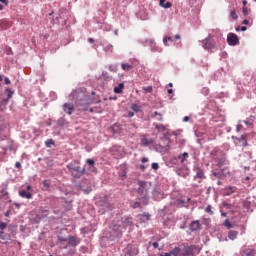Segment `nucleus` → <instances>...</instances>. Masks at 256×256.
I'll list each match as a JSON object with an SVG mask.
<instances>
[{
  "instance_id": "1",
  "label": "nucleus",
  "mask_w": 256,
  "mask_h": 256,
  "mask_svg": "<svg viewBox=\"0 0 256 256\" xmlns=\"http://www.w3.org/2000/svg\"><path fill=\"white\" fill-rule=\"evenodd\" d=\"M67 169L71 173L72 177H75L76 179L81 178L83 176V173H85V168H81L77 161L68 164Z\"/></svg>"
},
{
  "instance_id": "2",
  "label": "nucleus",
  "mask_w": 256,
  "mask_h": 256,
  "mask_svg": "<svg viewBox=\"0 0 256 256\" xmlns=\"http://www.w3.org/2000/svg\"><path fill=\"white\" fill-rule=\"evenodd\" d=\"M203 48L204 49H215L217 47V43L215 42V39H213V35H209L206 39L202 41Z\"/></svg>"
},
{
  "instance_id": "3",
  "label": "nucleus",
  "mask_w": 256,
  "mask_h": 256,
  "mask_svg": "<svg viewBox=\"0 0 256 256\" xmlns=\"http://www.w3.org/2000/svg\"><path fill=\"white\" fill-rule=\"evenodd\" d=\"M232 139H234L236 145H241L242 147H247L249 145V143H247V134H243L239 138L232 136Z\"/></svg>"
},
{
  "instance_id": "4",
  "label": "nucleus",
  "mask_w": 256,
  "mask_h": 256,
  "mask_svg": "<svg viewBox=\"0 0 256 256\" xmlns=\"http://www.w3.org/2000/svg\"><path fill=\"white\" fill-rule=\"evenodd\" d=\"M110 151L115 159H121L123 157V148L121 146H113Z\"/></svg>"
},
{
  "instance_id": "5",
  "label": "nucleus",
  "mask_w": 256,
  "mask_h": 256,
  "mask_svg": "<svg viewBox=\"0 0 256 256\" xmlns=\"http://www.w3.org/2000/svg\"><path fill=\"white\" fill-rule=\"evenodd\" d=\"M228 45L235 46L239 44V37L235 33H229L227 36Z\"/></svg>"
},
{
  "instance_id": "6",
  "label": "nucleus",
  "mask_w": 256,
  "mask_h": 256,
  "mask_svg": "<svg viewBox=\"0 0 256 256\" xmlns=\"http://www.w3.org/2000/svg\"><path fill=\"white\" fill-rule=\"evenodd\" d=\"M182 247V256H190L193 255V251H195V246H185L180 245Z\"/></svg>"
},
{
  "instance_id": "7",
  "label": "nucleus",
  "mask_w": 256,
  "mask_h": 256,
  "mask_svg": "<svg viewBox=\"0 0 256 256\" xmlns=\"http://www.w3.org/2000/svg\"><path fill=\"white\" fill-rule=\"evenodd\" d=\"M62 109L64 113H67V115H73V111H75V106L71 103H65L62 106Z\"/></svg>"
},
{
  "instance_id": "8",
  "label": "nucleus",
  "mask_w": 256,
  "mask_h": 256,
  "mask_svg": "<svg viewBox=\"0 0 256 256\" xmlns=\"http://www.w3.org/2000/svg\"><path fill=\"white\" fill-rule=\"evenodd\" d=\"M241 256H256V250L254 248H245L242 250Z\"/></svg>"
},
{
  "instance_id": "9",
  "label": "nucleus",
  "mask_w": 256,
  "mask_h": 256,
  "mask_svg": "<svg viewBox=\"0 0 256 256\" xmlns=\"http://www.w3.org/2000/svg\"><path fill=\"white\" fill-rule=\"evenodd\" d=\"M190 231H199L201 229V222L199 220H194L189 226Z\"/></svg>"
},
{
  "instance_id": "10",
  "label": "nucleus",
  "mask_w": 256,
  "mask_h": 256,
  "mask_svg": "<svg viewBox=\"0 0 256 256\" xmlns=\"http://www.w3.org/2000/svg\"><path fill=\"white\" fill-rule=\"evenodd\" d=\"M122 224L124 225V227H131V225H133V218L129 217V216H124L121 219Z\"/></svg>"
},
{
  "instance_id": "11",
  "label": "nucleus",
  "mask_w": 256,
  "mask_h": 256,
  "mask_svg": "<svg viewBox=\"0 0 256 256\" xmlns=\"http://www.w3.org/2000/svg\"><path fill=\"white\" fill-rule=\"evenodd\" d=\"M183 246L175 247L170 251L171 256H183Z\"/></svg>"
},
{
  "instance_id": "12",
  "label": "nucleus",
  "mask_w": 256,
  "mask_h": 256,
  "mask_svg": "<svg viewBox=\"0 0 256 256\" xmlns=\"http://www.w3.org/2000/svg\"><path fill=\"white\" fill-rule=\"evenodd\" d=\"M11 239V236L5 232H0V243H7Z\"/></svg>"
},
{
  "instance_id": "13",
  "label": "nucleus",
  "mask_w": 256,
  "mask_h": 256,
  "mask_svg": "<svg viewBox=\"0 0 256 256\" xmlns=\"http://www.w3.org/2000/svg\"><path fill=\"white\" fill-rule=\"evenodd\" d=\"M19 195L23 199H32L33 198V195L31 194V192H27V190H21L19 192Z\"/></svg>"
},
{
  "instance_id": "14",
  "label": "nucleus",
  "mask_w": 256,
  "mask_h": 256,
  "mask_svg": "<svg viewBox=\"0 0 256 256\" xmlns=\"http://www.w3.org/2000/svg\"><path fill=\"white\" fill-rule=\"evenodd\" d=\"M141 145H143L144 147H149V145H153V139H147V137H142Z\"/></svg>"
},
{
  "instance_id": "15",
  "label": "nucleus",
  "mask_w": 256,
  "mask_h": 256,
  "mask_svg": "<svg viewBox=\"0 0 256 256\" xmlns=\"http://www.w3.org/2000/svg\"><path fill=\"white\" fill-rule=\"evenodd\" d=\"M138 185H139V192L140 193H142V194H144V196L145 195H147V189H145V186L147 185L145 182H143V181H139L138 182Z\"/></svg>"
},
{
  "instance_id": "16",
  "label": "nucleus",
  "mask_w": 256,
  "mask_h": 256,
  "mask_svg": "<svg viewBox=\"0 0 256 256\" xmlns=\"http://www.w3.org/2000/svg\"><path fill=\"white\" fill-rule=\"evenodd\" d=\"M11 27V22L7 20H0V29H9Z\"/></svg>"
},
{
  "instance_id": "17",
  "label": "nucleus",
  "mask_w": 256,
  "mask_h": 256,
  "mask_svg": "<svg viewBox=\"0 0 256 256\" xmlns=\"http://www.w3.org/2000/svg\"><path fill=\"white\" fill-rule=\"evenodd\" d=\"M237 235H239V232L235 231V230H231L228 232V238L231 241H235V239H237Z\"/></svg>"
},
{
  "instance_id": "18",
  "label": "nucleus",
  "mask_w": 256,
  "mask_h": 256,
  "mask_svg": "<svg viewBox=\"0 0 256 256\" xmlns=\"http://www.w3.org/2000/svg\"><path fill=\"white\" fill-rule=\"evenodd\" d=\"M159 5H160V7H163L164 9H171V7H172L171 2H167V0H160Z\"/></svg>"
},
{
  "instance_id": "19",
  "label": "nucleus",
  "mask_w": 256,
  "mask_h": 256,
  "mask_svg": "<svg viewBox=\"0 0 256 256\" xmlns=\"http://www.w3.org/2000/svg\"><path fill=\"white\" fill-rule=\"evenodd\" d=\"M68 243H69V245H71V247H77L79 242L77 241V239L74 236H70L68 238Z\"/></svg>"
},
{
  "instance_id": "20",
  "label": "nucleus",
  "mask_w": 256,
  "mask_h": 256,
  "mask_svg": "<svg viewBox=\"0 0 256 256\" xmlns=\"http://www.w3.org/2000/svg\"><path fill=\"white\" fill-rule=\"evenodd\" d=\"M243 123H245V125L248 127H251V125L255 123V116L251 115L247 120H244Z\"/></svg>"
},
{
  "instance_id": "21",
  "label": "nucleus",
  "mask_w": 256,
  "mask_h": 256,
  "mask_svg": "<svg viewBox=\"0 0 256 256\" xmlns=\"http://www.w3.org/2000/svg\"><path fill=\"white\" fill-rule=\"evenodd\" d=\"M196 177L198 179H205V172L201 168L196 169Z\"/></svg>"
},
{
  "instance_id": "22",
  "label": "nucleus",
  "mask_w": 256,
  "mask_h": 256,
  "mask_svg": "<svg viewBox=\"0 0 256 256\" xmlns=\"http://www.w3.org/2000/svg\"><path fill=\"white\" fill-rule=\"evenodd\" d=\"M123 89H125V84L120 83L118 86L114 87V93H123Z\"/></svg>"
},
{
  "instance_id": "23",
  "label": "nucleus",
  "mask_w": 256,
  "mask_h": 256,
  "mask_svg": "<svg viewBox=\"0 0 256 256\" xmlns=\"http://www.w3.org/2000/svg\"><path fill=\"white\" fill-rule=\"evenodd\" d=\"M178 159L181 163H185L186 159H189V153L184 152L183 154L178 156Z\"/></svg>"
},
{
  "instance_id": "24",
  "label": "nucleus",
  "mask_w": 256,
  "mask_h": 256,
  "mask_svg": "<svg viewBox=\"0 0 256 256\" xmlns=\"http://www.w3.org/2000/svg\"><path fill=\"white\" fill-rule=\"evenodd\" d=\"M121 67H122L123 71H132V69H133V65H131L129 63H123V64H121Z\"/></svg>"
},
{
  "instance_id": "25",
  "label": "nucleus",
  "mask_w": 256,
  "mask_h": 256,
  "mask_svg": "<svg viewBox=\"0 0 256 256\" xmlns=\"http://www.w3.org/2000/svg\"><path fill=\"white\" fill-rule=\"evenodd\" d=\"M7 103H9V100L7 98H4V99L0 100V109H1V111H3L5 109Z\"/></svg>"
},
{
  "instance_id": "26",
  "label": "nucleus",
  "mask_w": 256,
  "mask_h": 256,
  "mask_svg": "<svg viewBox=\"0 0 256 256\" xmlns=\"http://www.w3.org/2000/svg\"><path fill=\"white\" fill-rule=\"evenodd\" d=\"M86 162L91 167L92 171H97V168H95V160L93 159H87Z\"/></svg>"
},
{
  "instance_id": "27",
  "label": "nucleus",
  "mask_w": 256,
  "mask_h": 256,
  "mask_svg": "<svg viewBox=\"0 0 256 256\" xmlns=\"http://www.w3.org/2000/svg\"><path fill=\"white\" fill-rule=\"evenodd\" d=\"M225 194L226 195H232V193H235V191H236V188L235 187H232V186H229V187H227L226 189H225Z\"/></svg>"
},
{
  "instance_id": "28",
  "label": "nucleus",
  "mask_w": 256,
  "mask_h": 256,
  "mask_svg": "<svg viewBox=\"0 0 256 256\" xmlns=\"http://www.w3.org/2000/svg\"><path fill=\"white\" fill-rule=\"evenodd\" d=\"M5 91L7 92V100L9 101V99H11L13 97V93H15V92L9 88H6Z\"/></svg>"
},
{
  "instance_id": "29",
  "label": "nucleus",
  "mask_w": 256,
  "mask_h": 256,
  "mask_svg": "<svg viewBox=\"0 0 256 256\" xmlns=\"http://www.w3.org/2000/svg\"><path fill=\"white\" fill-rule=\"evenodd\" d=\"M230 17L234 20L237 21V19H239V16L237 15V12L235 10H232L230 12Z\"/></svg>"
},
{
  "instance_id": "30",
  "label": "nucleus",
  "mask_w": 256,
  "mask_h": 256,
  "mask_svg": "<svg viewBox=\"0 0 256 256\" xmlns=\"http://www.w3.org/2000/svg\"><path fill=\"white\" fill-rule=\"evenodd\" d=\"M43 186L45 187V191H47L49 190V187H51V182H49V180H44Z\"/></svg>"
},
{
  "instance_id": "31",
  "label": "nucleus",
  "mask_w": 256,
  "mask_h": 256,
  "mask_svg": "<svg viewBox=\"0 0 256 256\" xmlns=\"http://www.w3.org/2000/svg\"><path fill=\"white\" fill-rule=\"evenodd\" d=\"M224 225L227 227V229H233V224L229 221V219H226L224 221Z\"/></svg>"
},
{
  "instance_id": "32",
  "label": "nucleus",
  "mask_w": 256,
  "mask_h": 256,
  "mask_svg": "<svg viewBox=\"0 0 256 256\" xmlns=\"http://www.w3.org/2000/svg\"><path fill=\"white\" fill-rule=\"evenodd\" d=\"M46 147H51V145H55V142L53 141V139H48L45 142Z\"/></svg>"
},
{
  "instance_id": "33",
  "label": "nucleus",
  "mask_w": 256,
  "mask_h": 256,
  "mask_svg": "<svg viewBox=\"0 0 256 256\" xmlns=\"http://www.w3.org/2000/svg\"><path fill=\"white\" fill-rule=\"evenodd\" d=\"M131 207L133 209H137V208L141 207V203L140 202H132Z\"/></svg>"
},
{
  "instance_id": "34",
  "label": "nucleus",
  "mask_w": 256,
  "mask_h": 256,
  "mask_svg": "<svg viewBox=\"0 0 256 256\" xmlns=\"http://www.w3.org/2000/svg\"><path fill=\"white\" fill-rule=\"evenodd\" d=\"M175 205H176L177 207H183V205H185V201H183V200H177V201L175 202Z\"/></svg>"
},
{
  "instance_id": "35",
  "label": "nucleus",
  "mask_w": 256,
  "mask_h": 256,
  "mask_svg": "<svg viewBox=\"0 0 256 256\" xmlns=\"http://www.w3.org/2000/svg\"><path fill=\"white\" fill-rule=\"evenodd\" d=\"M143 91H145V93H151L153 91V87L152 86L144 87Z\"/></svg>"
},
{
  "instance_id": "36",
  "label": "nucleus",
  "mask_w": 256,
  "mask_h": 256,
  "mask_svg": "<svg viewBox=\"0 0 256 256\" xmlns=\"http://www.w3.org/2000/svg\"><path fill=\"white\" fill-rule=\"evenodd\" d=\"M131 109H132V111H135L136 113H138V111H139V105H137V104H132V105H131Z\"/></svg>"
},
{
  "instance_id": "37",
  "label": "nucleus",
  "mask_w": 256,
  "mask_h": 256,
  "mask_svg": "<svg viewBox=\"0 0 256 256\" xmlns=\"http://www.w3.org/2000/svg\"><path fill=\"white\" fill-rule=\"evenodd\" d=\"M205 212L206 213H209V215H213V210H211V205H208L206 208H205Z\"/></svg>"
},
{
  "instance_id": "38",
  "label": "nucleus",
  "mask_w": 256,
  "mask_h": 256,
  "mask_svg": "<svg viewBox=\"0 0 256 256\" xmlns=\"http://www.w3.org/2000/svg\"><path fill=\"white\" fill-rule=\"evenodd\" d=\"M225 165V158H221L218 162V167H223Z\"/></svg>"
},
{
  "instance_id": "39",
  "label": "nucleus",
  "mask_w": 256,
  "mask_h": 256,
  "mask_svg": "<svg viewBox=\"0 0 256 256\" xmlns=\"http://www.w3.org/2000/svg\"><path fill=\"white\" fill-rule=\"evenodd\" d=\"M156 129L158 131H165V126H163V125H156Z\"/></svg>"
},
{
  "instance_id": "40",
  "label": "nucleus",
  "mask_w": 256,
  "mask_h": 256,
  "mask_svg": "<svg viewBox=\"0 0 256 256\" xmlns=\"http://www.w3.org/2000/svg\"><path fill=\"white\" fill-rule=\"evenodd\" d=\"M7 228V223L5 222H0V229L3 231V229Z\"/></svg>"
},
{
  "instance_id": "41",
  "label": "nucleus",
  "mask_w": 256,
  "mask_h": 256,
  "mask_svg": "<svg viewBox=\"0 0 256 256\" xmlns=\"http://www.w3.org/2000/svg\"><path fill=\"white\" fill-rule=\"evenodd\" d=\"M167 41H173V38H172V37H168V38H164V39H163V43H164V45H166V46H167Z\"/></svg>"
},
{
  "instance_id": "42",
  "label": "nucleus",
  "mask_w": 256,
  "mask_h": 256,
  "mask_svg": "<svg viewBox=\"0 0 256 256\" xmlns=\"http://www.w3.org/2000/svg\"><path fill=\"white\" fill-rule=\"evenodd\" d=\"M243 15L247 16L249 15V9H247V7H244L242 10Z\"/></svg>"
},
{
  "instance_id": "43",
  "label": "nucleus",
  "mask_w": 256,
  "mask_h": 256,
  "mask_svg": "<svg viewBox=\"0 0 256 256\" xmlns=\"http://www.w3.org/2000/svg\"><path fill=\"white\" fill-rule=\"evenodd\" d=\"M152 169H154V171H157V169H159V164L158 163H152Z\"/></svg>"
},
{
  "instance_id": "44",
  "label": "nucleus",
  "mask_w": 256,
  "mask_h": 256,
  "mask_svg": "<svg viewBox=\"0 0 256 256\" xmlns=\"http://www.w3.org/2000/svg\"><path fill=\"white\" fill-rule=\"evenodd\" d=\"M4 82H5V85L11 84V80H9V78H7V77L4 78Z\"/></svg>"
},
{
  "instance_id": "45",
  "label": "nucleus",
  "mask_w": 256,
  "mask_h": 256,
  "mask_svg": "<svg viewBox=\"0 0 256 256\" xmlns=\"http://www.w3.org/2000/svg\"><path fill=\"white\" fill-rule=\"evenodd\" d=\"M152 246L154 247V249H159V243L157 242H153Z\"/></svg>"
},
{
  "instance_id": "46",
  "label": "nucleus",
  "mask_w": 256,
  "mask_h": 256,
  "mask_svg": "<svg viewBox=\"0 0 256 256\" xmlns=\"http://www.w3.org/2000/svg\"><path fill=\"white\" fill-rule=\"evenodd\" d=\"M15 167L16 169H21V162H16Z\"/></svg>"
},
{
  "instance_id": "47",
  "label": "nucleus",
  "mask_w": 256,
  "mask_h": 256,
  "mask_svg": "<svg viewBox=\"0 0 256 256\" xmlns=\"http://www.w3.org/2000/svg\"><path fill=\"white\" fill-rule=\"evenodd\" d=\"M162 141H163L164 143H166V145H169V143L171 142V141H170L169 139H167V138H163Z\"/></svg>"
},
{
  "instance_id": "48",
  "label": "nucleus",
  "mask_w": 256,
  "mask_h": 256,
  "mask_svg": "<svg viewBox=\"0 0 256 256\" xmlns=\"http://www.w3.org/2000/svg\"><path fill=\"white\" fill-rule=\"evenodd\" d=\"M148 161H149V158H146V157H144V158L141 159V162H142V163H147Z\"/></svg>"
},
{
  "instance_id": "49",
  "label": "nucleus",
  "mask_w": 256,
  "mask_h": 256,
  "mask_svg": "<svg viewBox=\"0 0 256 256\" xmlns=\"http://www.w3.org/2000/svg\"><path fill=\"white\" fill-rule=\"evenodd\" d=\"M0 3H3L4 5H9V1L7 0H0Z\"/></svg>"
},
{
  "instance_id": "50",
  "label": "nucleus",
  "mask_w": 256,
  "mask_h": 256,
  "mask_svg": "<svg viewBox=\"0 0 256 256\" xmlns=\"http://www.w3.org/2000/svg\"><path fill=\"white\" fill-rule=\"evenodd\" d=\"M183 121H184V123H187V121H189V116H185V117L183 118Z\"/></svg>"
},
{
  "instance_id": "51",
  "label": "nucleus",
  "mask_w": 256,
  "mask_h": 256,
  "mask_svg": "<svg viewBox=\"0 0 256 256\" xmlns=\"http://www.w3.org/2000/svg\"><path fill=\"white\" fill-rule=\"evenodd\" d=\"M128 117H135V113L134 112H129Z\"/></svg>"
},
{
  "instance_id": "52",
  "label": "nucleus",
  "mask_w": 256,
  "mask_h": 256,
  "mask_svg": "<svg viewBox=\"0 0 256 256\" xmlns=\"http://www.w3.org/2000/svg\"><path fill=\"white\" fill-rule=\"evenodd\" d=\"M88 43H95V39H93V38H88Z\"/></svg>"
},
{
  "instance_id": "53",
  "label": "nucleus",
  "mask_w": 256,
  "mask_h": 256,
  "mask_svg": "<svg viewBox=\"0 0 256 256\" xmlns=\"http://www.w3.org/2000/svg\"><path fill=\"white\" fill-rule=\"evenodd\" d=\"M240 31H247V27H246V26H242V27L240 28Z\"/></svg>"
},
{
  "instance_id": "54",
  "label": "nucleus",
  "mask_w": 256,
  "mask_h": 256,
  "mask_svg": "<svg viewBox=\"0 0 256 256\" xmlns=\"http://www.w3.org/2000/svg\"><path fill=\"white\" fill-rule=\"evenodd\" d=\"M174 39H181V36H180L179 34H176V35L174 36Z\"/></svg>"
},
{
  "instance_id": "55",
  "label": "nucleus",
  "mask_w": 256,
  "mask_h": 256,
  "mask_svg": "<svg viewBox=\"0 0 256 256\" xmlns=\"http://www.w3.org/2000/svg\"><path fill=\"white\" fill-rule=\"evenodd\" d=\"M248 23H249V20H244V21L242 22L243 25H247Z\"/></svg>"
},
{
  "instance_id": "56",
  "label": "nucleus",
  "mask_w": 256,
  "mask_h": 256,
  "mask_svg": "<svg viewBox=\"0 0 256 256\" xmlns=\"http://www.w3.org/2000/svg\"><path fill=\"white\" fill-rule=\"evenodd\" d=\"M144 217H146V219H150V217H151V215H149V214H144Z\"/></svg>"
},
{
  "instance_id": "57",
  "label": "nucleus",
  "mask_w": 256,
  "mask_h": 256,
  "mask_svg": "<svg viewBox=\"0 0 256 256\" xmlns=\"http://www.w3.org/2000/svg\"><path fill=\"white\" fill-rule=\"evenodd\" d=\"M172 93H173V89H168V94L172 95Z\"/></svg>"
},
{
  "instance_id": "58",
  "label": "nucleus",
  "mask_w": 256,
  "mask_h": 256,
  "mask_svg": "<svg viewBox=\"0 0 256 256\" xmlns=\"http://www.w3.org/2000/svg\"><path fill=\"white\" fill-rule=\"evenodd\" d=\"M221 216H222V217H227V213L222 212V213H221Z\"/></svg>"
},
{
  "instance_id": "59",
  "label": "nucleus",
  "mask_w": 256,
  "mask_h": 256,
  "mask_svg": "<svg viewBox=\"0 0 256 256\" xmlns=\"http://www.w3.org/2000/svg\"><path fill=\"white\" fill-rule=\"evenodd\" d=\"M140 169H141L142 171H145V165H141V166H140Z\"/></svg>"
},
{
  "instance_id": "60",
  "label": "nucleus",
  "mask_w": 256,
  "mask_h": 256,
  "mask_svg": "<svg viewBox=\"0 0 256 256\" xmlns=\"http://www.w3.org/2000/svg\"><path fill=\"white\" fill-rule=\"evenodd\" d=\"M241 127H243V126L238 125V126H237V131H241Z\"/></svg>"
},
{
  "instance_id": "61",
  "label": "nucleus",
  "mask_w": 256,
  "mask_h": 256,
  "mask_svg": "<svg viewBox=\"0 0 256 256\" xmlns=\"http://www.w3.org/2000/svg\"><path fill=\"white\" fill-rule=\"evenodd\" d=\"M26 189H27V191H31V185H28V186L26 187Z\"/></svg>"
},
{
  "instance_id": "62",
  "label": "nucleus",
  "mask_w": 256,
  "mask_h": 256,
  "mask_svg": "<svg viewBox=\"0 0 256 256\" xmlns=\"http://www.w3.org/2000/svg\"><path fill=\"white\" fill-rule=\"evenodd\" d=\"M1 83H3V76H0V87H1Z\"/></svg>"
},
{
  "instance_id": "63",
  "label": "nucleus",
  "mask_w": 256,
  "mask_h": 256,
  "mask_svg": "<svg viewBox=\"0 0 256 256\" xmlns=\"http://www.w3.org/2000/svg\"><path fill=\"white\" fill-rule=\"evenodd\" d=\"M164 256H171V252H169V253H165V255Z\"/></svg>"
},
{
  "instance_id": "64",
  "label": "nucleus",
  "mask_w": 256,
  "mask_h": 256,
  "mask_svg": "<svg viewBox=\"0 0 256 256\" xmlns=\"http://www.w3.org/2000/svg\"><path fill=\"white\" fill-rule=\"evenodd\" d=\"M155 116L159 115V117H161V114H159L158 112L154 113Z\"/></svg>"
}]
</instances>
